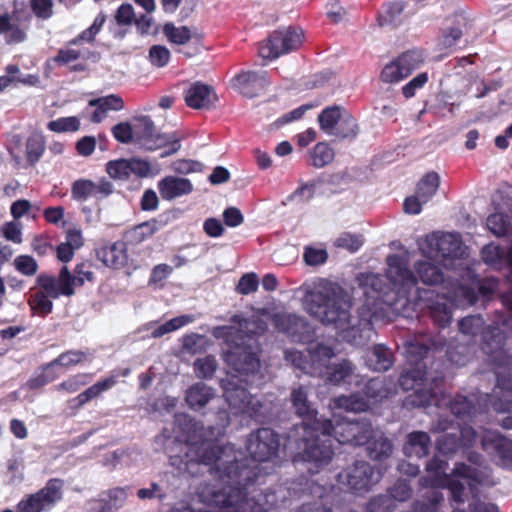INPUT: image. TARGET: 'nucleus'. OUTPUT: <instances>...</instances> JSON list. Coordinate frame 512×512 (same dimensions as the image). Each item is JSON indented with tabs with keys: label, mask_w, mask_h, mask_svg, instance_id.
<instances>
[{
	"label": "nucleus",
	"mask_w": 512,
	"mask_h": 512,
	"mask_svg": "<svg viewBox=\"0 0 512 512\" xmlns=\"http://www.w3.org/2000/svg\"><path fill=\"white\" fill-rule=\"evenodd\" d=\"M169 459L176 469L192 476L199 473L200 465L209 466L210 474L222 485L207 486L202 491L210 505L226 512H266L259 501L248 497L259 477L256 467L247 465L246 460H238L232 445H220L216 441L187 444L183 455H171Z\"/></svg>",
	"instance_id": "nucleus-1"
},
{
	"label": "nucleus",
	"mask_w": 512,
	"mask_h": 512,
	"mask_svg": "<svg viewBox=\"0 0 512 512\" xmlns=\"http://www.w3.org/2000/svg\"><path fill=\"white\" fill-rule=\"evenodd\" d=\"M290 402L295 414L302 419L301 424L297 426V430H301V433L297 440V447L300 451L296 457L312 464L315 469L308 468V471L310 474H314L320 468L328 465L334 455L328 440L317 439V432L328 431L331 427V420L318 417V411L308 399L306 386L300 385L293 388L290 393Z\"/></svg>",
	"instance_id": "nucleus-2"
},
{
	"label": "nucleus",
	"mask_w": 512,
	"mask_h": 512,
	"mask_svg": "<svg viewBox=\"0 0 512 512\" xmlns=\"http://www.w3.org/2000/svg\"><path fill=\"white\" fill-rule=\"evenodd\" d=\"M386 263L385 275L367 273L363 275L362 284L377 294L376 301L398 313L410 306L411 292L417 285V279L404 257L390 254Z\"/></svg>",
	"instance_id": "nucleus-3"
},
{
	"label": "nucleus",
	"mask_w": 512,
	"mask_h": 512,
	"mask_svg": "<svg viewBox=\"0 0 512 512\" xmlns=\"http://www.w3.org/2000/svg\"><path fill=\"white\" fill-rule=\"evenodd\" d=\"M304 304L307 312L323 324L345 329L350 323L351 301L338 283L320 279L306 293Z\"/></svg>",
	"instance_id": "nucleus-4"
},
{
	"label": "nucleus",
	"mask_w": 512,
	"mask_h": 512,
	"mask_svg": "<svg viewBox=\"0 0 512 512\" xmlns=\"http://www.w3.org/2000/svg\"><path fill=\"white\" fill-rule=\"evenodd\" d=\"M483 351L492 356L496 375V386L512 394V356L503 350L504 336L497 329H490L484 336Z\"/></svg>",
	"instance_id": "nucleus-5"
},
{
	"label": "nucleus",
	"mask_w": 512,
	"mask_h": 512,
	"mask_svg": "<svg viewBox=\"0 0 512 512\" xmlns=\"http://www.w3.org/2000/svg\"><path fill=\"white\" fill-rule=\"evenodd\" d=\"M413 310H427L434 324L445 328L452 322V309L447 299L436 294L432 289H421L417 286L411 292L410 306Z\"/></svg>",
	"instance_id": "nucleus-6"
},
{
	"label": "nucleus",
	"mask_w": 512,
	"mask_h": 512,
	"mask_svg": "<svg viewBox=\"0 0 512 512\" xmlns=\"http://www.w3.org/2000/svg\"><path fill=\"white\" fill-rule=\"evenodd\" d=\"M372 433V423L370 420L363 418L358 420L343 419L333 424L328 431H318L317 439L328 440L331 443L330 437L334 438L340 444H350L353 446H362L368 441L369 435ZM332 446V444H330Z\"/></svg>",
	"instance_id": "nucleus-7"
},
{
	"label": "nucleus",
	"mask_w": 512,
	"mask_h": 512,
	"mask_svg": "<svg viewBox=\"0 0 512 512\" xmlns=\"http://www.w3.org/2000/svg\"><path fill=\"white\" fill-rule=\"evenodd\" d=\"M304 33L300 28L289 26L273 31L266 40L259 43L258 54L265 60H274L281 55L299 49Z\"/></svg>",
	"instance_id": "nucleus-8"
},
{
	"label": "nucleus",
	"mask_w": 512,
	"mask_h": 512,
	"mask_svg": "<svg viewBox=\"0 0 512 512\" xmlns=\"http://www.w3.org/2000/svg\"><path fill=\"white\" fill-rule=\"evenodd\" d=\"M135 121V142L144 149L153 151L168 147L160 154L161 158L172 155L180 149L179 140H171L168 135L159 133L150 116H140Z\"/></svg>",
	"instance_id": "nucleus-9"
},
{
	"label": "nucleus",
	"mask_w": 512,
	"mask_h": 512,
	"mask_svg": "<svg viewBox=\"0 0 512 512\" xmlns=\"http://www.w3.org/2000/svg\"><path fill=\"white\" fill-rule=\"evenodd\" d=\"M64 481L49 479L45 486L35 493L27 495L16 506L17 512H42L52 509L63 498Z\"/></svg>",
	"instance_id": "nucleus-10"
},
{
	"label": "nucleus",
	"mask_w": 512,
	"mask_h": 512,
	"mask_svg": "<svg viewBox=\"0 0 512 512\" xmlns=\"http://www.w3.org/2000/svg\"><path fill=\"white\" fill-rule=\"evenodd\" d=\"M245 447L252 460L270 462L278 458L280 436L271 428H258L248 435Z\"/></svg>",
	"instance_id": "nucleus-11"
},
{
	"label": "nucleus",
	"mask_w": 512,
	"mask_h": 512,
	"mask_svg": "<svg viewBox=\"0 0 512 512\" xmlns=\"http://www.w3.org/2000/svg\"><path fill=\"white\" fill-rule=\"evenodd\" d=\"M238 381H241L238 376H232L222 382L223 395L229 407L235 413L246 414L250 417L257 416L261 411L262 403L256 396L249 393L247 388L238 385Z\"/></svg>",
	"instance_id": "nucleus-12"
},
{
	"label": "nucleus",
	"mask_w": 512,
	"mask_h": 512,
	"mask_svg": "<svg viewBox=\"0 0 512 512\" xmlns=\"http://www.w3.org/2000/svg\"><path fill=\"white\" fill-rule=\"evenodd\" d=\"M380 479L375 468L366 461H356L337 475L339 484L355 494L368 492Z\"/></svg>",
	"instance_id": "nucleus-13"
},
{
	"label": "nucleus",
	"mask_w": 512,
	"mask_h": 512,
	"mask_svg": "<svg viewBox=\"0 0 512 512\" xmlns=\"http://www.w3.org/2000/svg\"><path fill=\"white\" fill-rule=\"evenodd\" d=\"M274 328L294 342L309 343L315 337L314 327L303 316L294 313L277 312L271 317Z\"/></svg>",
	"instance_id": "nucleus-14"
},
{
	"label": "nucleus",
	"mask_w": 512,
	"mask_h": 512,
	"mask_svg": "<svg viewBox=\"0 0 512 512\" xmlns=\"http://www.w3.org/2000/svg\"><path fill=\"white\" fill-rule=\"evenodd\" d=\"M423 254L429 258L456 259L462 254V240L458 233L433 232L425 238Z\"/></svg>",
	"instance_id": "nucleus-15"
},
{
	"label": "nucleus",
	"mask_w": 512,
	"mask_h": 512,
	"mask_svg": "<svg viewBox=\"0 0 512 512\" xmlns=\"http://www.w3.org/2000/svg\"><path fill=\"white\" fill-rule=\"evenodd\" d=\"M443 388V376L426 377L423 384L405 397L403 405L406 408L428 407L431 405L440 407L444 398Z\"/></svg>",
	"instance_id": "nucleus-16"
},
{
	"label": "nucleus",
	"mask_w": 512,
	"mask_h": 512,
	"mask_svg": "<svg viewBox=\"0 0 512 512\" xmlns=\"http://www.w3.org/2000/svg\"><path fill=\"white\" fill-rule=\"evenodd\" d=\"M227 365L240 376H254L260 370V359L251 346L236 345L224 355Z\"/></svg>",
	"instance_id": "nucleus-17"
},
{
	"label": "nucleus",
	"mask_w": 512,
	"mask_h": 512,
	"mask_svg": "<svg viewBox=\"0 0 512 512\" xmlns=\"http://www.w3.org/2000/svg\"><path fill=\"white\" fill-rule=\"evenodd\" d=\"M481 447L498 465L512 469V440L488 430L481 437Z\"/></svg>",
	"instance_id": "nucleus-18"
},
{
	"label": "nucleus",
	"mask_w": 512,
	"mask_h": 512,
	"mask_svg": "<svg viewBox=\"0 0 512 512\" xmlns=\"http://www.w3.org/2000/svg\"><path fill=\"white\" fill-rule=\"evenodd\" d=\"M36 286L44 288L53 299H58L62 295L71 297L75 294L74 275L67 266L60 269L57 278L46 273L39 274L36 278Z\"/></svg>",
	"instance_id": "nucleus-19"
},
{
	"label": "nucleus",
	"mask_w": 512,
	"mask_h": 512,
	"mask_svg": "<svg viewBox=\"0 0 512 512\" xmlns=\"http://www.w3.org/2000/svg\"><path fill=\"white\" fill-rule=\"evenodd\" d=\"M113 191V184L106 178H101L97 183L90 179H78L71 186L72 198L80 202L91 197L102 200L110 196Z\"/></svg>",
	"instance_id": "nucleus-20"
},
{
	"label": "nucleus",
	"mask_w": 512,
	"mask_h": 512,
	"mask_svg": "<svg viewBox=\"0 0 512 512\" xmlns=\"http://www.w3.org/2000/svg\"><path fill=\"white\" fill-rule=\"evenodd\" d=\"M269 83L267 71H242L232 79L233 87L248 98L258 96Z\"/></svg>",
	"instance_id": "nucleus-21"
},
{
	"label": "nucleus",
	"mask_w": 512,
	"mask_h": 512,
	"mask_svg": "<svg viewBox=\"0 0 512 512\" xmlns=\"http://www.w3.org/2000/svg\"><path fill=\"white\" fill-rule=\"evenodd\" d=\"M446 346V340L444 338L429 337L427 339H415L409 342L406 347V358L407 361L414 365V367H426L422 365V361L427 357L431 350L439 351Z\"/></svg>",
	"instance_id": "nucleus-22"
},
{
	"label": "nucleus",
	"mask_w": 512,
	"mask_h": 512,
	"mask_svg": "<svg viewBox=\"0 0 512 512\" xmlns=\"http://www.w3.org/2000/svg\"><path fill=\"white\" fill-rule=\"evenodd\" d=\"M126 490L122 487H114L102 492L97 499L87 502V512H115L126 500Z\"/></svg>",
	"instance_id": "nucleus-23"
},
{
	"label": "nucleus",
	"mask_w": 512,
	"mask_h": 512,
	"mask_svg": "<svg viewBox=\"0 0 512 512\" xmlns=\"http://www.w3.org/2000/svg\"><path fill=\"white\" fill-rule=\"evenodd\" d=\"M97 259L112 269H122L128 263L127 245L123 241L105 244L96 250Z\"/></svg>",
	"instance_id": "nucleus-24"
},
{
	"label": "nucleus",
	"mask_w": 512,
	"mask_h": 512,
	"mask_svg": "<svg viewBox=\"0 0 512 512\" xmlns=\"http://www.w3.org/2000/svg\"><path fill=\"white\" fill-rule=\"evenodd\" d=\"M184 100L189 108L209 109L217 101V96L211 86L195 82L186 90Z\"/></svg>",
	"instance_id": "nucleus-25"
},
{
	"label": "nucleus",
	"mask_w": 512,
	"mask_h": 512,
	"mask_svg": "<svg viewBox=\"0 0 512 512\" xmlns=\"http://www.w3.org/2000/svg\"><path fill=\"white\" fill-rule=\"evenodd\" d=\"M334 356L335 352L331 346L317 343L310 348L309 367H306V374L319 378L324 377Z\"/></svg>",
	"instance_id": "nucleus-26"
},
{
	"label": "nucleus",
	"mask_w": 512,
	"mask_h": 512,
	"mask_svg": "<svg viewBox=\"0 0 512 512\" xmlns=\"http://www.w3.org/2000/svg\"><path fill=\"white\" fill-rule=\"evenodd\" d=\"M117 383L115 376H110L97 381L95 384L88 387L83 392L79 393L67 401L69 408L73 413H77L90 401L98 398L103 392L111 389Z\"/></svg>",
	"instance_id": "nucleus-27"
},
{
	"label": "nucleus",
	"mask_w": 512,
	"mask_h": 512,
	"mask_svg": "<svg viewBox=\"0 0 512 512\" xmlns=\"http://www.w3.org/2000/svg\"><path fill=\"white\" fill-rule=\"evenodd\" d=\"M157 188L163 200L171 201L190 194L193 191V184L187 178L170 175L158 181Z\"/></svg>",
	"instance_id": "nucleus-28"
},
{
	"label": "nucleus",
	"mask_w": 512,
	"mask_h": 512,
	"mask_svg": "<svg viewBox=\"0 0 512 512\" xmlns=\"http://www.w3.org/2000/svg\"><path fill=\"white\" fill-rule=\"evenodd\" d=\"M366 445L367 455L374 461H383L388 459L393 452V443L379 428L372 426V433L369 439L364 443Z\"/></svg>",
	"instance_id": "nucleus-29"
},
{
	"label": "nucleus",
	"mask_w": 512,
	"mask_h": 512,
	"mask_svg": "<svg viewBox=\"0 0 512 512\" xmlns=\"http://www.w3.org/2000/svg\"><path fill=\"white\" fill-rule=\"evenodd\" d=\"M451 413L462 421H469L480 412L478 397L474 394H456L449 402Z\"/></svg>",
	"instance_id": "nucleus-30"
},
{
	"label": "nucleus",
	"mask_w": 512,
	"mask_h": 512,
	"mask_svg": "<svg viewBox=\"0 0 512 512\" xmlns=\"http://www.w3.org/2000/svg\"><path fill=\"white\" fill-rule=\"evenodd\" d=\"M431 437L424 431H412L407 434L403 452L408 457L423 458L429 454Z\"/></svg>",
	"instance_id": "nucleus-31"
},
{
	"label": "nucleus",
	"mask_w": 512,
	"mask_h": 512,
	"mask_svg": "<svg viewBox=\"0 0 512 512\" xmlns=\"http://www.w3.org/2000/svg\"><path fill=\"white\" fill-rule=\"evenodd\" d=\"M470 27L471 21L463 12L455 13L454 26L446 28L442 31L439 45L444 49H450L454 47L463 36L464 31H467Z\"/></svg>",
	"instance_id": "nucleus-32"
},
{
	"label": "nucleus",
	"mask_w": 512,
	"mask_h": 512,
	"mask_svg": "<svg viewBox=\"0 0 512 512\" xmlns=\"http://www.w3.org/2000/svg\"><path fill=\"white\" fill-rule=\"evenodd\" d=\"M88 105L96 107L91 115V121L93 123H100L109 111H120L124 108L123 99L116 94L91 99Z\"/></svg>",
	"instance_id": "nucleus-33"
},
{
	"label": "nucleus",
	"mask_w": 512,
	"mask_h": 512,
	"mask_svg": "<svg viewBox=\"0 0 512 512\" xmlns=\"http://www.w3.org/2000/svg\"><path fill=\"white\" fill-rule=\"evenodd\" d=\"M214 396L213 388L203 382H197L187 389L185 400L192 410L198 411L205 407Z\"/></svg>",
	"instance_id": "nucleus-34"
},
{
	"label": "nucleus",
	"mask_w": 512,
	"mask_h": 512,
	"mask_svg": "<svg viewBox=\"0 0 512 512\" xmlns=\"http://www.w3.org/2000/svg\"><path fill=\"white\" fill-rule=\"evenodd\" d=\"M414 269L416 273L414 276L417 281L420 280L426 285H438L444 280L441 268L431 262L420 260L415 263Z\"/></svg>",
	"instance_id": "nucleus-35"
},
{
	"label": "nucleus",
	"mask_w": 512,
	"mask_h": 512,
	"mask_svg": "<svg viewBox=\"0 0 512 512\" xmlns=\"http://www.w3.org/2000/svg\"><path fill=\"white\" fill-rule=\"evenodd\" d=\"M354 371L353 364L349 360H342L334 363L327 368V373L322 379L333 385H341L351 378Z\"/></svg>",
	"instance_id": "nucleus-36"
},
{
	"label": "nucleus",
	"mask_w": 512,
	"mask_h": 512,
	"mask_svg": "<svg viewBox=\"0 0 512 512\" xmlns=\"http://www.w3.org/2000/svg\"><path fill=\"white\" fill-rule=\"evenodd\" d=\"M52 295L44 288H39L38 291L33 293L29 300L28 305L34 315L46 317L53 310V302L51 301Z\"/></svg>",
	"instance_id": "nucleus-37"
},
{
	"label": "nucleus",
	"mask_w": 512,
	"mask_h": 512,
	"mask_svg": "<svg viewBox=\"0 0 512 512\" xmlns=\"http://www.w3.org/2000/svg\"><path fill=\"white\" fill-rule=\"evenodd\" d=\"M370 367L375 371H387L393 365V355L383 344H376L368 356Z\"/></svg>",
	"instance_id": "nucleus-38"
},
{
	"label": "nucleus",
	"mask_w": 512,
	"mask_h": 512,
	"mask_svg": "<svg viewBox=\"0 0 512 512\" xmlns=\"http://www.w3.org/2000/svg\"><path fill=\"white\" fill-rule=\"evenodd\" d=\"M333 403L335 408L355 413L365 412L370 407L368 400L359 393L340 395L333 399Z\"/></svg>",
	"instance_id": "nucleus-39"
},
{
	"label": "nucleus",
	"mask_w": 512,
	"mask_h": 512,
	"mask_svg": "<svg viewBox=\"0 0 512 512\" xmlns=\"http://www.w3.org/2000/svg\"><path fill=\"white\" fill-rule=\"evenodd\" d=\"M484 325L485 321L480 315H469L458 322L459 331L464 335L476 336L479 333H482V347L485 344L484 336L486 332L490 329H496V327L491 326L484 329ZM497 330L500 331L499 328H497Z\"/></svg>",
	"instance_id": "nucleus-40"
},
{
	"label": "nucleus",
	"mask_w": 512,
	"mask_h": 512,
	"mask_svg": "<svg viewBox=\"0 0 512 512\" xmlns=\"http://www.w3.org/2000/svg\"><path fill=\"white\" fill-rule=\"evenodd\" d=\"M363 393L368 400L377 403L388 398L391 394V389L384 378L375 377L365 383Z\"/></svg>",
	"instance_id": "nucleus-41"
},
{
	"label": "nucleus",
	"mask_w": 512,
	"mask_h": 512,
	"mask_svg": "<svg viewBox=\"0 0 512 512\" xmlns=\"http://www.w3.org/2000/svg\"><path fill=\"white\" fill-rule=\"evenodd\" d=\"M440 185L439 174L435 171L426 173L418 182L416 194L424 203L429 202L436 194Z\"/></svg>",
	"instance_id": "nucleus-42"
},
{
	"label": "nucleus",
	"mask_w": 512,
	"mask_h": 512,
	"mask_svg": "<svg viewBox=\"0 0 512 512\" xmlns=\"http://www.w3.org/2000/svg\"><path fill=\"white\" fill-rule=\"evenodd\" d=\"M162 32L172 45L182 46L191 42L193 35L187 26H175L172 22L163 25Z\"/></svg>",
	"instance_id": "nucleus-43"
},
{
	"label": "nucleus",
	"mask_w": 512,
	"mask_h": 512,
	"mask_svg": "<svg viewBox=\"0 0 512 512\" xmlns=\"http://www.w3.org/2000/svg\"><path fill=\"white\" fill-rule=\"evenodd\" d=\"M334 157L333 148L325 142H319L309 151V164L315 168H322L330 164Z\"/></svg>",
	"instance_id": "nucleus-44"
},
{
	"label": "nucleus",
	"mask_w": 512,
	"mask_h": 512,
	"mask_svg": "<svg viewBox=\"0 0 512 512\" xmlns=\"http://www.w3.org/2000/svg\"><path fill=\"white\" fill-rule=\"evenodd\" d=\"M426 377L427 371L425 370V366L423 368L413 367L401 373L398 380L399 386L405 391H415L417 387L423 384Z\"/></svg>",
	"instance_id": "nucleus-45"
},
{
	"label": "nucleus",
	"mask_w": 512,
	"mask_h": 512,
	"mask_svg": "<svg viewBox=\"0 0 512 512\" xmlns=\"http://www.w3.org/2000/svg\"><path fill=\"white\" fill-rule=\"evenodd\" d=\"M45 140L42 135L32 134L26 140V160L31 166L35 165L43 156Z\"/></svg>",
	"instance_id": "nucleus-46"
},
{
	"label": "nucleus",
	"mask_w": 512,
	"mask_h": 512,
	"mask_svg": "<svg viewBox=\"0 0 512 512\" xmlns=\"http://www.w3.org/2000/svg\"><path fill=\"white\" fill-rule=\"evenodd\" d=\"M342 117H344V115L341 114V109L339 106H329L325 108L318 116L320 128L324 132L332 134Z\"/></svg>",
	"instance_id": "nucleus-47"
},
{
	"label": "nucleus",
	"mask_w": 512,
	"mask_h": 512,
	"mask_svg": "<svg viewBox=\"0 0 512 512\" xmlns=\"http://www.w3.org/2000/svg\"><path fill=\"white\" fill-rule=\"evenodd\" d=\"M396 59L397 63H399L404 69L407 77L410 76L413 71L418 69L424 63L423 55L418 50H408L403 52Z\"/></svg>",
	"instance_id": "nucleus-48"
},
{
	"label": "nucleus",
	"mask_w": 512,
	"mask_h": 512,
	"mask_svg": "<svg viewBox=\"0 0 512 512\" xmlns=\"http://www.w3.org/2000/svg\"><path fill=\"white\" fill-rule=\"evenodd\" d=\"M106 21V15L100 12L94 19L92 25L83 30L77 37L68 42V45H76L80 41H87L89 43L95 40L96 35L100 32Z\"/></svg>",
	"instance_id": "nucleus-49"
},
{
	"label": "nucleus",
	"mask_w": 512,
	"mask_h": 512,
	"mask_svg": "<svg viewBox=\"0 0 512 512\" xmlns=\"http://www.w3.org/2000/svg\"><path fill=\"white\" fill-rule=\"evenodd\" d=\"M358 134L356 120L349 114L344 115L337 124L332 135L340 139H353Z\"/></svg>",
	"instance_id": "nucleus-50"
},
{
	"label": "nucleus",
	"mask_w": 512,
	"mask_h": 512,
	"mask_svg": "<svg viewBox=\"0 0 512 512\" xmlns=\"http://www.w3.org/2000/svg\"><path fill=\"white\" fill-rule=\"evenodd\" d=\"M404 10V5L401 2H392L384 7V10L378 16V23L380 26H396L398 18Z\"/></svg>",
	"instance_id": "nucleus-51"
},
{
	"label": "nucleus",
	"mask_w": 512,
	"mask_h": 512,
	"mask_svg": "<svg viewBox=\"0 0 512 512\" xmlns=\"http://www.w3.org/2000/svg\"><path fill=\"white\" fill-rule=\"evenodd\" d=\"M158 221L151 219L136 225L131 231V239L135 243H141L151 238L158 231Z\"/></svg>",
	"instance_id": "nucleus-52"
},
{
	"label": "nucleus",
	"mask_w": 512,
	"mask_h": 512,
	"mask_svg": "<svg viewBox=\"0 0 512 512\" xmlns=\"http://www.w3.org/2000/svg\"><path fill=\"white\" fill-rule=\"evenodd\" d=\"M52 361L42 366V371L28 380L30 389H39L48 383L53 382L57 377V373L53 369Z\"/></svg>",
	"instance_id": "nucleus-53"
},
{
	"label": "nucleus",
	"mask_w": 512,
	"mask_h": 512,
	"mask_svg": "<svg viewBox=\"0 0 512 512\" xmlns=\"http://www.w3.org/2000/svg\"><path fill=\"white\" fill-rule=\"evenodd\" d=\"M217 369V361L214 356L207 355L194 361V372L200 379H211Z\"/></svg>",
	"instance_id": "nucleus-54"
},
{
	"label": "nucleus",
	"mask_w": 512,
	"mask_h": 512,
	"mask_svg": "<svg viewBox=\"0 0 512 512\" xmlns=\"http://www.w3.org/2000/svg\"><path fill=\"white\" fill-rule=\"evenodd\" d=\"M488 229L496 236H505L510 229L509 217L503 213H493L486 221Z\"/></svg>",
	"instance_id": "nucleus-55"
},
{
	"label": "nucleus",
	"mask_w": 512,
	"mask_h": 512,
	"mask_svg": "<svg viewBox=\"0 0 512 512\" xmlns=\"http://www.w3.org/2000/svg\"><path fill=\"white\" fill-rule=\"evenodd\" d=\"M470 348L465 344L449 345L446 356L449 362L456 366H464L470 359Z\"/></svg>",
	"instance_id": "nucleus-56"
},
{
	"label": "nucleus",
	"mask_w": 512,
	"mask_h": 512,
	"mask_svg": "<svg viewBox=\"0 0 512 512\" xmlns=\"http://www.w3.org/2000/svg\"><path fill=\"white\" fill-rule=\"evenodd\" d=\"M129 167L128 159L111 160L106 164V172L115 180L126 181L131 176Z\"/></svg>",
	"instance_id": "nucleus-57"
},
{
	"label": "nucleus",
	"mask_w": 512,
	"mask_h": 512,
	"mask_svg": "<svg viewBox=\"0 0 512 512\" xmlns=\"http://www.w3.org/2000/svg\"><path fill=\"white\" fill-rule=\"evenodd\" d=\"M86 357L87 354L81 350H67L53 359L52 364H54V366L69 368L82 363Z\"/></svg>",
	"instance_id": "nucleus-58"
},
{
	"label": "nucleus",
	"mask_w": 512,
	"mask_h": 512,
	"mask_svg": "<svg viewBox=\"0 0 512 512\" xmlns=\"http://www.w3.org/2000/svg\"><path fill=\"white\" fill-rule=\"evenodd\" d=\"M47 128L50 131L61 133V132H76L80 129V121L75 116L60 117L56 120H52L47 124Z\"/></svg>",
	"instance_id": "nucleus-59"
},
{
	"label": "nucleus",
	"mask_w": 512,
	"mask_h": 512,
	"mask_svg": "<svg viewBox=\"0 0 512 512\" xmlns=\"http://www.w3.org/2000/svg\"><path fill=\"white\" fill-rule=\"evenodd\" d=\"M14 268L24 276H34L39 269L37 261L27 254L18 255L13 261Z\"/></svg>",
	"instance_id": "nucleus-60"
},
{
	"label": "nucleus",
	"mask_w": 512,
	"mask_h": 512,
	"mask_svg": "<svg viewBox=\"0 0 512 512\" xmlns=\"http://www.w3.org/2000/svg\"><path fill=\"white\" fill-rule=\"evenodd\" d=\"M380 78L384 83H397L407 78V75L401 65L397 63V59H394L384 66Z\"/></svg>",
	"instance_id": "nucleus-61"
},
{
	"label": "nucleus",
	"mask_w": 512,
	"mask_h": 512,
	"mask_svg": "<svg viewBox=\"0 0 512 512\" xmlns=\"http://www.w3.org/2000/svg\"><path fill=\"white\" fill-rule=\"evenodd\" d=\"M22 235V224L15 220L5 222L0 227V236L14 244H21L23 242Z\"/></svg>",
	"instance_id": "nucleus-62"
},
{
	"label": "nucleus",
	"mask_w": 512,
	"mask_h": 512,
	"mask_svg": "<svg viewBox=\"0 0 512 512\" xmlns=\"http://www.w3.org/2000/svg\"><path fill=\"white\" fill-rule=\"evenodd\" d=\"M90 382V375L86 373H79L69 377L67 380L61 382L56 386L58 391H66L68 393H75L81 387Z\"/></svg>",
	"instance_id": "nucleus-63"
},
{
	"label": "nucleus",
	"mask_w": 512,
	"mask_h": 512,
	"mask_svg": "<svg viewBox=\"0 0 512 512\" xmlns=\"http://www.w3.org/2000/svg\"><path fill=\"white\" fill-rule=\"evenodd\" d=\"M396 507V504L392 500L390 496L383 495H377L370 499V501L367 504V511L368 512H392Z\"/></svg>",
	"instance_id": "nucleus-64"
}]
</instances>
